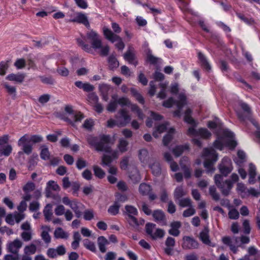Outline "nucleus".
<instances>
[{
    "instance_id": "obj_1",
    "label": "nucleus",
    "mask_w": 260,
    "mask_h": 260,
    "mask_svg": "<svg viewBox=\"0 0 260 260\" xmlns=\"http://www.w3.org/2000/svg\"><path fill=\"white\" fill-rule=\"evenodd\" d=\"M86 141L91 147L94 148L97 151H104L111 153L112 159L118 157V151H112L109 144L111 143V138L110 135H101L98 137L89 135L86 137Z\"/></svg>"
},
{
    "instance_id": "obj_2",
    "label": "nucleus",
    "mask_w": 260,
    "mask_h": 260,
    "mask_svg": "<svg viewBox=\"0 0 260 260\" xmlns=\"http://www.w3.org/2000/svg\"><path fill=\"white\" fill-rule=\"evenodd\" d=\"M43 139V137L40 135H33L29 139L27 135H24L18 141V145L21 146L22 150V151L19 152L18 154L21 155L24 153L27 155L30 154L32 152V146L29 143H39L42 142Z\"/></svg>"
},
{
    "instance_id": "obj_3",
    "label": "nucleus",
    "mask_w": 260,
    "mask_h": 260,
    "mask_svg": "<svg viewBox=\"0 0 260 260\" xmlns=\"http://www.w3.org/2000/svg\"><path fill=\"white\" fill-rule=\"evenodd\" d=\"M223 135L225 138L229 139L225 140L224 138H219L214 142V147L220 150L222 149L224 145L231 148H234L237 145V142L233 139L234 133L228 129H225L223 132Z\"/></svg>"
},
{
    "instance_id": "obj_4",
    "label": "nucleus",
    "mask_w": 260,
    "mask_h": 260,
    "mask_svg": "<svg viewBox=\"0 0 260 260\" xmlns=\"http://www.w3.org/2000/svg\"><path fill=\"white\" fill-rule=\"evenodd\" d=\"M203 157L205 159L204 165L207 169V172L208 173L213 172L214 169L213 168V165L217 159V155L215 150L212 148H205Z\"/></svg>"
},
{
    "instance_id": "obj_5",
    "label": "nucleus",
    "mask_w": 260,
    "mask_h": 260,
    "mask_svg": "<svg viewBox=\"0 0 260 260\" xmlns=\"http://www.w3.org/2000/svg\"><path fill=\"white\" fill-rule=\"evenodd\" d=\"M175 103L178 109L174 112L175 117H180L181 111L184 106L186 105V97L184 93H180L178 96V100L175 101L172 98H169L163 103V106L166 108H170Z\"/></svg>"
},
{
    "instance_id": "obj_6",
    "label": "nucleus",
    "mask_w": 260,
    "mask_h": 260,
    "mask_svg": "<svg viewBox=\"0 0 260 260\" xmlns=\"http://www.w3.org/2000/svg\"><path fill=\"white\" fill-rule=\"evenodd\" d=\"M215 183L220 189L222 194L227 196L233 187V183L230 180H224L222 175L216 174L214 176Z\"/></svg>"
},
{
    "instance_id": "obj_7",
    "label": "nucleus",
    "mask_w": 260,
    "mask_h": 260,
    "mask_svg": "<svg viewBox=\"0 0 260 260\" xmlns=\"http://www.w3.org/2000/svg\"><path fill=\"white\" fill-rule=\"evenodd\" d=\"M103 33L105 38L112 43L117 42L115 44V46L119 50H122L124 48L125 45L122 39L119 36L113 32L110 29L104 26L103 27Z\"/></svg>"
},
{
    "instance_id": "obj_8",
    "label": "nucleus",
    "mask_w": 260,
    "mask_h": 260,
    "mask_svg": "<svg viewBox=\"0 0 260 260\" xmlns=\"http://www.w3.org/2000/svg\"><path fill=\"white\" fill-rule=\"evenodd\" d=\"M60 189L59 186L56 182L50 180L47 183L45 189V196L47 198H52L57 201L60 200V197L58 194H54L52 191H59Z\"/></svg>"
},
{
    "instance_id": "obj_9",
    "label": "nucleus",
    "mask_w": 260,
    "mask_h": 260,
    "mask_svg": "<svg viewBox=\"0 0 260 260\" xmlns=\"http://www.w3.org/2000/svg\"><path fill=\"white\" fill-rule=\"evenodd\" d=\"M222 242L226 246H229L230 249L235 254L238 251V247L241 245L239 244V237L233 236H225L222 238Z\"/></svg>"
},
{
    "instance_id": "obj_10",
    "label": "nucleus",
    "mask_w": 260,
    "mask_h": 260,
    "mask_svg": "<svg viewBox=\"0 0 260 260\" xmlns=\"http://www.w3.org/2000/svg\"><path fill=\"white\" fill-rule=\"evenodd\" d=\"M239 105L244 111L245 114H243L240 110H236V112L238 118L242 121H244L246 119L250 120L251 110L249 106L247 104L242 101L239 102Z\"/></svg>"
},
{
    "instance_id": "obj_11",
    "label": "nucleus",
    "mask_w": 260,
    "mask_h": 260,
    "mask_svg": "<svg viewBox=\"0 0 260 260\" xmlns=\"http://www.w3.org/2000/svg\"><path fill=\"white\" fill-rule=\"evenodd\" d=\"M116 124L118 126H124L128 123L131 120V117L124 109L119 111L118 115L116 116Z\"/></svg>"
},
{
    "instance_id": "obj_12",
    "label": "nucleus",
    "mask_w": 260,
    "mask_h": 260,
    "mask_svg": "<svg viewBox=\"0 0 260 260\" xmlns=\"http://www.w3.org/2000/svg\"><path fill=\"white\" fill-rule=\"evenodd\" d=\"M87 38L91 41L92 47L94 49H99L102 47V41L97 32L91 30L86 33Z\"/></svg>"
},
{
    "instance_id": "obj_13",
    "label": "nucleus",
    "mask_w": 260,
    "mask_h": 260,
    "mask_svg": "<svg viewBox=\"0 0 260 260\" xmlns=\"http://www.w3.org/2000/svg\"><path fill=\"white\" fill-rule=\"evenodd\" d=\"M219 169L223 176H227L233 170L231 160L229 157H224L219 166Z\"/></svg>"
},
{
    "instance_id": "obj_14",
    "label": "nucleus",
    "mask_w": 260,
    "mask_h": 260,
    "mask_svg": "<svg viewBox=\"0 0 260 260\" xmlns=\"http://www.w3.org/2000/svg\"><path fill=\"white\" fill-rule=\"evenodd\" d=\"M182 247L184 249H193L199 247L198 242L193 238L189 236H184L183 239Z\"/></svg>"
},
{
    "instance_id": "obj_15",
    "label": "nucleus",
    "mask_w": 260,
    "mask_h": 260,
    "mask_svg": "<svg viewBox=\"0 0 260 260\" xmlns=\"http://www.w3.org/2000/svg\"><path fill=\"white\" fill-rule=\"evenodd\" d=\"M67 21L83 24L87 28L90 27V24L87 17L85 14L81 12L76 13L72 18Z\"/></svg>"
},
{
    "instance_id": "obj_16",
    "label": "nucleus",
    "mask_w": 260,
    "mask_h": 260,
    "mask_svg": "<svg viewBox=\"0 0 260 260\" xmlns=\"http://www.w3.org/2000/svg\"><path fill=\"white\" fill-rule=\"evenodd\" d=\"M22 242L17 238L8 244L7 248L10 252L14 254H18L19 250L22 246Z\"/></svg>"
},
{
    "instance_id": "obj_17",
    "label": "nucleus",
    "mask_w": 260,
    "mask_h": 260,
    "mask_svg": "<svg viewBox=\"0 0 260 260\" xmlns=\"http://www.w3.org/2000/svg\"><path fill=\"white\" fill-rule=\"evenodd\" d=\"M175 240L172 237H168L165 241L166 247L164 248L165 253L168 255L173 254V248L175 246Z\"/></svg>"
},
{
    "instance_id": "obj_18",
    "label": "nucleus",
    "mask_w": 260,
    "mask_h": 260,
    "mask_svg": "<svg viewBox=\"0 0 260 260\" xmlns=\"http://www.w3.org/2000/svg\"><path fill=\"white\" fill-rule=\"evenodd\" d=\"M83 205L80 202H78L77 200H73V202L71 204L70 207L75 213V216L77 218H80L82 215V212L81 211Z\"/></svg>"
},
{
    "instance_id": "obj_19",
    "label": "nucleus",
    "mask_w": 260,
    "mask_h": 260,
    "mask_svg": "<svg viewBox=\"0 0 260 260\" xmlns=\"http://www.w3.org/2000/svg\"><path fill=\"white\" fill-rule=\"evenodd\" d=\"M25 75L24 73L10 74L6 77V79L15 83H21L24 81Z\"/></svg>"
},
{
    "instance_id": "obj_20",
    "label": "nucleus",
    "mask_w": 260,
    "mask_h": 260,
    "mask_svg": "<svg viewBox=\"0 0 260 260\" xmlns=\"http://www.w3.org/2000/svg\"><path fill=\"white\" fill-rule=\"evenodd\" d=\"M152 215L156 222L159 223L161 225H166L165 215L162 211L159 210H155Z\"/></svg>"
},
{
    "instance_id": "obj_21",
    "label": "nucleus",
    "mask_w": 260,
    "mask_h": 260,
    "mask_svg": "<svg viewBox=\"0 0 260 260\" xmlns=\"http://www.w3.org/2000/svg\"><path fill=\"white\" fill-rule=\"evenodd\" d=\"M123 57L129 63L133 64L135 66L137 65L138 62L135 61V55L133 48H129L128 50L124 53Z\"/></svg>"
},
{
    "instance_id": "obj_22",
    "label": "nucleus",
    "mask_w": 260,
    "mask_h": 260,
    "mask_svg": "<svg viewBox=\"0 0 260 260\" xmlns=\"http://www.w3.org/2000/svg\"><path fill=\"white\" fill-rule=\"evenodd\" d=\"M65 111L66 112L72 114L75 122L80 121L84 118V115L80 112L74 113L72 107L71 106H67L65 107Z\"/></svg>"
},
{
    "instance_id": "obj_23",
    "label": "nucleus",
    "mask_w": 260,
    "mask_h": 260,
    "mask_svg": "<svg viewBox=\"0 0 260 260\" xmlns=\"http://www.w3.org/2000/svg\"><path fill=\"white\" fill-rule=\"evenodd\" d=\"M126 220L129 224L135 229H137L140 225H143L144 223V220L140 219L138 221L135 216H128L126 217Z\"/></svg>"
},
{
    "instance_id": "obj_24",
    "label": "nucleus",
    "mask_w": 260,
    "mask_h": 260,
    "mask_svg": "<svg viewBox=\"0 0 260 260\" xmlns=\"http://www.w3.org/2000/svg\"><path fill=\"white\" fill-rule=\"evenodd\" d=\"M199 237L203 243L211 245V242L209 239V230L207 228H205L200 233Z\"/></svg>"
},
{
    "instance_id": "obj_25",
    "label": "nucleus",
    "mask_w": 260,
    "mask_h": 260,
    "mask_svg": "<svg viewBox=\"0 0 260 260\" xmlns=\"http://www.w3.org/2000/svg\"><path fill=\"white\" fill-rule=\"evenodd\" d=\"M111 89L110 85L107 84H102L99 85V90L102 95L103 99L107 101H108L109 91Z\"/></svg>"
},
{
    "instance_id": "obj_26",
    "label": "nucleus",
    "mask_w": 260,
    "mask_h": 260,
    "mask_svg": "<svg viewBox=\"0 0 260 260\" xmlns=\"http://www.w3.org/2000/svg\"><path fill=\"white\" fill-rule=\"evenodd\" d=\"M109 244L108 240L104 236H100L98 238V244L100 251L104 253L106 251V245Z\"/></svg>"
},
{
    "instance_id": "obj_27",
    "label": "nucleus",
    "mask_w": 260,
    "mask_h": 260,
    "mask_svg": "<svg viewBox=\"0 0 260 260\" xmlns=\"http://www.w3.org/2000/svg\"><path fill=\"white\" fill-rule=\"evenodd\" d=\"M248 173L249 176L248 182L250 184H254L256 173L255 166L252 164H250L249 165Z\"/></svg>"
},
{
    "instance_id": "obj_28",
    "label": "nucleus",
    "mask_w": 260,
    "mask_h": 260,
    "mask_svg": "<svg viewBox=\"0 0 260 260\" xmlns=\"http://www.w3.org/2000/svg\"><path fill=\"white\" fill-rule=\"evenodd\" d=\"M54 236L56 239H68L69 234L65 232L61 228H57L54 232Z\"/></svg>"
},
{
    "instance_id": "obj_29",
    "label": "nucleus",
    "mask_w": 260,
    "mask_h": 260,
    "mask_svg": "<svg viewBox=\"0 0 260 260\" xmlns=\"http://www.w3.org/2000/svg\"><path fill=\"white\" fill-rule=\"evenodd\" d=\"M43 229L41 233V237L46 243H49L51 242V237L48 232L50 231V229L48 226H43Z\"/></svg>"
},
{
    "instance_id": "obj_30",
    "label": "nucleus",
    "mask_w": 260,
    "mask_h": 260,
    "mask_svg": "<svg viewBox=\"0 0 260 260\" xmlns=\"http://www.w3.org/2000/svg\"><path fill=\"white\" fill-rule=\"evenodd\" d=\"M52 205L50 204H48L46 205V206L45 207L44 210H43V213L44 217L46 220L50 221L51 219V217L53 215L52 213Z\"/></svg>"
},
{
    "instance_id": "obj_31",
    "label": "nucleus",
    "mask_w": 260,
    "mask_h": 260,
    "mask_svg": "<svg viewBox=\"0 0 260 260\" xmlns=\"http://www.w3.org/2000/svg\"><path fill=\"white\" fill-rule=\"evenodd\" d=\"M191 114L192 110L188 108L185 112L184 119L186 122L190 124H191L193 126H196V123L194 120L191 116Z\"/></svg>"
},
{
    "instance_id": "obj_32",
    "label": "nucleus",
    "mask_w": 260,
    "mask_h": 260,
    "mask_svg": "<svg viewBox=\"0 0 260 260\" xmlns=\"http://www.w3.org/2000/svg\"><path fill=\"white\" fill-rule=\"evenodd\" d=\"M151 190V186L145 183L140 184L139 188L140 193L143 196L148 195Z\"/></svg>"
},
{
    "instance_id": "obj_33",
    "label": "nucleus",
    "mask_w": 260,
    "mask_h": 260,
    "mask_svg": "<svg viewBox=\"0 0 260 260\" xmlns=\"http://www.w3.org/2000/svg\"><path fill=\"white\" fill-rule=\"evenodd\" d=\"M174 133L175 129L171 128L168 133L164 137L162 142L165 146L168 145L172 140Z\"/></svg>"
},
{
    "instance_id": "obj_34",
    "label": "nucleus",
    "mask_w": 260,
    "mask_h": 260,
    "mask_svg": "<svg viewBox=\"0 0 260 260\" xmlns=\"http://www.w3.org/2000/svg\"><path fill=\"white\" fill-rule=\"evenodd\" d=\"M128 143L123 139H120L119 140L117 147L121 153H124L127 151V146Z\"/></svg>"
},
{
    "instance_id": "obj_35",
    "label": "nucleus",
    "mask_w": 260,
    "mask_h": 260,
    "mask_svg": "<svg viewBox=\"0 0 260 260\" xmlns=\"http://www.w3.org/2000/svg\"><path fill=\"white\" fill-rule=\"evenodd\" d=\"M24 253L28 254L29 255L34 254L37 251V246L34 243H31L24 247Z\"/></svg>"
},
{
    "instance_id": "obj_36",
    "label": "nucleus",
    "mask_w": 260,
    "mask_h": 260,
    "mask_svg": "<svg viewBox=\"0 0 260 260\" xmlns=\"http://www.w3.org/2000/svg\"><path fill=\"white\" fill-rule=\"evenodd\" d=\"M41 151L40 157L43 160H48L50 158V152L48 147L45 145H42L41 147Z\"/></svg>"
},
{
    "instance_id": "obj_37",
    "label": "nucleus",
    "mask_w": 260,
    "mask_h": 260,
    "mask_svg": "<svg viewBox=\"0 0 260 260\" xmlns=\"http://www.w3.org/2000/svg\"><path fill=\"white\" fill-rule=\"evenodd\" d=\"M238 158L235 159V162L239 166H241L242 164L245 160L246 154L245 152L242 150H239L237 153Z\"/></svg>"
},
{
    "instance_id": "obj_38",
    "label": "nucleus",
    "mask_w": 260,
    "mask_h": 260,
    "mask_svg": "<svg viewBox=\"0 0 260 260\" xmlns=\"http://www.w3.org/2000/svg\"><path fill=\"white\" fill-rule=\"evenodd\" d=\"M125 212L128 216H136L138 214V210L136 208L131 205H126L125 206Z\"/></svg>"
},
{
    "instance_id": "obj_39",
    "label": "nucleus",
    "mask_w": 260,
    "mask_h": 260,
    "mask_svg": "<svg viewBox=\"0 0 260 260\" xmlns=\"http://www.w3.org/2000/svg\"><path fill=\"white\" fill-rule=\"evenodd\" d=\"M152 174L157 176L161 174V167L160 165L158 162H154L150 166Z\"/></svg>"
},
{
    "instance_id": "obj_40",
    "label": "nucleus",
    "mask_w": 260,
    "mask_h": 260,
    "mask_svg": "<svg viewBox=\"0 0 260 260\" xmlns=\"http://www.w3.org/2000/svg\"><path fill=\"white\" fill-rule=\"evenodd\" d=\"M198 57L202 63V66L206 70H209L211 69L210 66L205 56L201 52L198 53Z\"/></svg>"
},
{
    "instance_id": "obj_41",
    "label": "nucleus",
    "mask_w": 260,
    "mask_h": 260,
    "mask_svg": "<svg viewBox=\"0 0 260 260\" xmlns=\"http://www.w3.org/2000/svg\"><path fill=\"white\" fill-rule=\"evenodd\" d=\"M186 194L182 186L177 187L174 191V198L176 200H179L181 197Z\"/></svg>"
},
{
    "instance_id": "obj_42",
    "label": "nucleus",
    "mask_w": 260,
    "mask_h": 260,
    "mask_svg": "<svg viewBox=\"0 0 260 260\" xmlns=\"http://www.w3.org/2000/svg\"><path fill=\"white\" fill-rule=\"evenodd\" d=\"M168 124V123H166L161 124L158 125L157 127L156 131L153 132V136L155 138L158 137V133L161 134V133L164 132L165 131H166V130L167 129V128Z\"/></svg>"
},
{
    "instance_id": "obj_43",
    "label": "nucleus",
    "mask_w": 260,
    "mask_h": 260,
    "mask_svg": "<svg viewBox=\"0 0 260 260\" xmlns=\"http://www.w3.org/2000/svg\"><path fill=\"white\" fill-rule=\"evenodd\" d=\"M113 161L112 156L107 154H104L102 158V165L103 166H107L110 167L111 164Z\"/></svg>"
},
{
    "instance_id": "obj_44",
    "label": "nucleus",
    "mask_w": 260,
    "mask_h": 260,
    "mask_svg": "<svg viewBox=\"0 0 260 260\" xmlns=\"http://www.w3.org/2000/svg\"><path fill=\"white\" fill-rule=\"evenodd\" d=\"M20 236L24 242H28L32 239V231H23L21 233Z\"/></svg>"
},
{
    "instance_id": "obj_45",
    "label": "nucleus",
    "mask_w": 260,
    "mask_h": 260,
    "mask_svg": "<svg viewBox=\"0 0 260 260\" xmlns=\"http://www.w3.org/2000/svg\"><path fill=\"white\" fill-rule=\"evenodd\" d=\"M94 173L95 176L99 178H103L105 176V172L99 167L94 166L93 167Z\"/></svg>"
},
{
    "instance_id": "obj_46",
    "label": "nucleus",
    "mask_w": 260,
    "mask_h": 260,
    "mask_svg": "<svg viewBox=\"0 0 260 260\" xmlns=\"http://www.w3.org/2000/svg\"><path fill=\"white\" fill-rule=\"evenodd\" d=\"M120 205L117 202L114 205L110 206L108 210V212L112 215H115L119 212Z\"/></svg>"
},
{
    "instance_id": "obj_47",
    "label": "nucleus",
    "mask_w": 260,
    "mask_h": 260,
    "mask_svg": "<svg viewBox=\"0 0 260 260\" xmlns=\"http://www.w3.org/2000/svg\"><path fill=\"white\" fill-rule=\"evenodd\" d=\"M165 232L164 230L161 229H157L154 233H153L151 237L153 239H156L157 238H162L164 237Z\"/></svg>"
},
{
    "instance_id": "obj_48",
    "label": "nucleus",
    "mask_w": 260,
    "mask_h": 260,
    "mask_svg": "<svg viewBox=\"0 0 260 260\" xmlns=\"http://www.w3.org/2000/svg\"><path fill=\"white\" fill-rule=\"evenodd\" d=\"M211 136V134L206 128H200L198 129L197 136H201L204 139H208Z\"/></svg>"
},
{
    "instance_id": "obj_49",
    "label": "nucleus",
    "mask_w": 260,
    "mask_h": 260,
    "mask_svg": "<svg viewBox=\"0 0 260 260\" xmlns=\"http://www.w3.org/2000/svg\"><path fill=\"white\" fill-rule=\"evenodd\" d=\"M77 42L79 46H80L82 49L87 52L91 51V47L87 44H85L82 39L78 38L77 39Z\"/></svg>"
},
{
    "instance_id": "obj_50",
    "label": "nucleus",
    "mask_w": 260,
    "mask_h": 260,
    "mask_svg": "<svg viewBox=\"0 0 260 260\" xmlns=\"http://www.w3.org/2000/svg\"><path fill=\"white\" fill-rule=\"evenodd\" d=\"M191 201L189 198H184L182 199H179L178 202L179 205L182 207H191Z\"/></svg>"
},
{
    "instance_id": "obj_51",
    "label": "nucleus",
    "mask_w": 260,
    "mask_h": 260,
    "mask_svg": "<svg viewBox=\"0 0 260 260\" xmlns=\"http://www.w3.org/2000/svg\"><path fill=\"white\" fill-rule=\"evenodd\" d=\"M3 85L6 89L7 91L9 94L12 95L14 97L16 96V90L14 86L10 85L7 82L4 83Z\"/></svg>"
},
{
    "instance_id": "obj_52",
    "label": "nucleus",
    "mask_w": 260,
    "mask_h": 260,
    "mask_svg": "<svg viewBox=\"0 0 260 260\" xmlns=\"http://www.w3.org/2000/svg\"><path fill=\"white\" fill-rule=\"evenodd\" d=\"M87 98L88 102L92 105H93L98 103L99 98L98 95L94 92L89 93L87 96Z\"/></svg>"
},
{
    "instance_id": "obj_53",
    "label": "nucleus",
    "mask_w": 260,
    "mask_h": 260,
    "mask_svg": "<svg viewBox=\"0 0 260 260\" xmlns=\"http://www.w3.org/2000/svg\"><path fill=\"white\" fill-rule=\"evenodd\" d=\"M84 246L88 250L92 252L96 251L95 245L93 242L90 241L88 239L84 241Z\"/></svg>"
},
{
    "instance_id": "obj_54",
    "label": "nucleus",
    "mask_w": 260,
    "mask_h": 260,
    "mask_svg": "<svg viewBox=\"0 0 260 260\" xmlns=\"http://www.w3.org/2000/svg\"><path fill=\"white\" fill-rule=\"evenodd\" d=\"M12 148L10 145L6 146L3 149L0 148V156L4 155L6 156H9L12 152Z\"/></svg>"
},
{
    "instance_id": "obj_55",
    "label": "nucleus",
    "mask_w": 260,
    "mask_h": 260,
    "mask_svg": "<svg viewBox=\"0 0 260 260\" xmlns=\"http://www.w3.org/2000/svg\"><path fill=\"white\" fill-rule=\"evenodd\" d=\"M35 184L34 183L29 181L23 187V190L25 193H28L33 191L35 189Z\"/></svg>"
},
{
    "instance_id": "obj_56",
    "label": "nucleus",
    "mask_w": 260,
    "mask_h": 260,
    "mask_svg": "<svg viewBox=\"0 0 260 260\" xmlns=\"http://www.w3.org/2000/svg\"><path fill=\"white\" fill-rule=\"evenodd\" d=\"M9 61H2L0 62V75L4 76L6 74V70L8 69Z\"/></svg>"
},
{
    "instance_id": "obj_57",
    "label": "nucleus",
    "mask_w": 260,
    "mask_h": 260,
    "mask_svg": "<svg viewBox=\"0 0 260 260\" xmlns=\"http://www.w3.org/2000/svg\"><path fill=\"white\" fill-rule=\"evenodd\" d=\"M187 147L186 146H177L173 150V152L174 154L178 157L182 153L184 149H187Z\"/></svg>"
},
{
    "instance_id": "obj_58",
    "label": "nucleus",
    "mask_w": 260,
    "mask_h": 260,
    "mask_svg": "<svg viewBox=\"0 0 260 260\" xmlns=\"http://www.w3.org/2000/svg\"><path fill=\"white\" fill-rule=\"evenodd\" d=\"M108 62L111 68H117L119 66V62L114 56H110L108 58Z\"/></svg>"
},
{
    "instance_id": "obj_59",
    "label": "nucleus",
    "mask_w": 260,
    "mask_h": 260,
    "mask_svg": "<svg viewBox=\"0 0 260 260\" xmlns=\"http://www.w3.org/2000/svg\"><path fill=\"white\" fill-rule=\"evenodd\" d=\"M209 193L213 200L215 201H218L219 200V194L217 192L216 188L214 186L210 187Z\"/></svg>"
},
{
    "instance_id": "obj_60",
    "label": "nucleus",
    "mask_w": 260,
    "mask_h": 260,
    "mask_svg": "<svg viewBox=\"0 0 260 260\" xmlns=\"http://www.w3.org/2000/svg\"><path fill=\"white\" fill-rule=\"evenodd\" d=\"M26 61L23 58H19L16 60L14 63V66L17 69H21L25 67Z\"/></svg>"
},
{
    "instance_id": "obj_61",
    "label": "nucleus",
    "mask_w": 260,
    "mask_h": 260,
    "mask_svg": "<svg viewBox=\"0 0 260 260\" xmlns=\"http://www.w3.org/2000/svg\"><path fill=\"white\" fill-rule=\"evenodd\" d=\"M156 225L152 223L148 222L145 225L146 232L150 237L153 234V231L155 228Z\"/></svg>"
},
{
    "instance_id": "obj_62",
    "label": "nucleus",
    "mask_w": 260,
    "mask_h": 260,
    "mask_svg": "<svg viewBox=\"0 0 260 260\" xmlns=\"http://www.w3.org/2000/svg\"><path fill=\"white\" fill-rule=\"evenodd\" d=\"M147 59L148 61H149L151 64H155L157 63L158 60L159 59V58L153 56L150 51H149L147 54Z\"/></svg>"
},
{
    "instance_id": "obj_63",
    "label": "nucleus",
    "mask_w": 260,
    "mask_h": 260,
    "mask_svg": "<svg viewBox=\"0 0 260 260\" xmlns=\"http://www.w3.org/2000/svg\"><path fill=\"white\" fill-rule=\"evenodd\" d=\"M76 167L79 170H81L87 166V162L81 158L78 159L76 162Z\"/></svg>"
},
{
    "instance_id": "obj_64",
    "label": "nucleus",
    "mask_w": 260,
    "mask_h": 260,
    "mask_svg": "<svg viewBox=\"0 0 260 260\" xmlns=\"http://www.w3.org/2000/svg\"><path fill=\"white\" fill-rule=\"evenodd\" d=\"M65 208L62 205H59L57 206L54 210V212L56 215L61 216L64 214L65 213Z\"/></svg>"
}]
</instances>
